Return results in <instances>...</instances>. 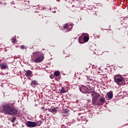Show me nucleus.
<instances>
[{
	"mask_svg": "<svg viewBox=\"0 0 128 128\" xmlns=\"http://www.w3.org/2000/svg\"><path fill=\"white\" fill-rule=\"evenodd\" d=\"M2 110L6 114L14 116L18 114V110L10 104H5L2 107Z\"/></svg>",
	"mask_w": 128,
	"mask_h": 128,
	"instance_id": "nucleus-1",
	"label": "nucleus"
},
{
	"mask_svg": "<svg viewBox=\"0 0 128 128\" xmlns=\"http://www.w3.org/2000/svg\"><path fill=\"white\" fill-rule=\"evenodd\" d=\"M44 60V54L40 52H35L32 53V55L31 56V60L32 62H42V60Z\"/></svg>",
	"mask_w": 128,
	"mask_h": 128,
	"instance_id": "nucleus-2",
	"label": "nucleus"
},
{
	"mask_svg": "<svg viewBox=\"0 0 128 128\" xmlns=\"http://www.w3.org/2000/svg\"><path fill=\"white\" fill-rule=\"evenodd\" d=\"M114 80L116 84H122L124 82V77L120 74H116L114 76Z\"/></svg>",
	"mask_w": 128,
	"mask_h": 128,
	"instance_id": "nucleus-3",
	"label": "nucleus"
},
{
	"mask_svg": "<svg viewBox=\"0 0 128 128\" xmlns=\"http://www.w3.org/2000/svg\"><path fill=\"white\" fill-rule=\"evenodd\" d=\"M91 96H93V98L92 99V102L93 104H96V100H98V98L100 96V94L96 92H92Z\"/></svg>",
	"mask_w": 128,
	"mask_h": 128,
	"instance_id": "nucleus-4",
	"label": "nucleus"
},
{
	"mask_svg": "<svg viewBox=\"0 0 128 128\" xmlns=\"http://www.w3.org/2000/svg\"><path fill=\"white\" fill-rule=\"evenodd\" d=\"M26 126H27L28 128H34L36 126V122H32V121H28L26 123Z\"/></svg>",
	"mask_w": 128,
	"mask_h": 128,
	"instance_id": "nucleus-5",
	"label": "nucleus"
},
{
	"mask_svg": "<svg viewBox=\"0 0 128 128\" xmlns=\"http://www.w3.org/2000/svg\"><path fill=\"white\" fill-rule=\"evenodd\" d=\"M106 100V98L104 97H101L99 100L98 101V106H102L104 104V101Z\"/></svg>",
	"mask_w": 128,
	"mask_h": 128,
	"instance_id": "nucleus-6",
	"label": "nucleus"
},
{
	"mask_svg": "<svg viewBox=\"0 0 128 128\" xmlns=\"http://www.w3.org/2000/svg\"><path fill=\"white\" fill-rule=\"evenodd\" d=\"M25 76H26V78H32V71L30 70H28L26 71Z\"/></svg>",
	"mask_w": 128,
	"mask_h": 128,
	"instance_id": "nucleus-7",
	"label": "nucleus"
},
{
	"mask_svg": "<svg viewBox=\"0 0 128 128\" xmlns=\"http://www.w3.org/2000/svg\"><path fill=\"white\" fill-rule=\"evenodd\" d=\"M96 80H93L92 78H87L86 82L88 84H94Z\"/></svg>",
	"mask_w": 128,
	"mask_h": 128,
	"instance_id": "nucleus-8",
	"label": "nucleus"
},
{
	"mask_svg": "<svg viewBox=\"0 0 128 128\" xmlns=\"http://www.w3.org/2000/svg\"><path fill=\"white\" fill-rule=\"evenodd\" d=\"M106 96L108 98V100H112V92H110L107 93Z\"/></svg>",
	"mask_w": 128,
	"mask_h": 128,
	"instance_id": "nucleus-9",
	"label": "nucleus"
},
{
	"mask_svg": "<svg viewBox=\"0 0 128 128\" xmlns=\"http://www.w3.org/2000/svg\"><path fill=\"white\" fill-rule=\"evenodd\" d=\"M49 112H52L54 114H56L57 110L56 108H50Z\"/></svg>",
	"mask_w": 128,
	"mask_h": 128,
	"instance_id": "nucleus-10",
	"label": "nucleus"
},
{
	"mask_svg": "<svg viewBox=\"0 0 128 128\" xmlns=\"http://www.w3.org/2000/svg\"><path fill=\"white\" fill-rule=\"evenodd\" d=\"M0 66L1 67V68L2 70H6V68H8V65H6V64H0Z\"/></svg>",
	"mask_w": 128,
	"mask_h": 128,
	"instance_id": "nucleus-11",
	"label": "nucleus"
},
{
	"mask_svg": "<svg viewBox=\"0 0 128 128\" xmlns=\"http://www.w3.org/2000/svg\"><path fill=\"white\" fill-rule=\"evenodd\" d=\"M88 36H84L83 38V41H84V42H86L88 41Z\"/></svg>",
	"mask_w": 128,
	"mask_h": 128,
	"instance_id": "nucleus-12",
	"label": "nucleus"
},
{
	"mask_svg": "<svg viewBox=\"0 0 128 128\" xmlns=\"http://www.w3.org/2000/svg\"><path fill=\"white\" fill-rule=\"evenodd\" d=\"M36 84H38V82H36V80L32 81L31 84L32 86H34Z\"/></svg>",
	"mask_w": 128,
	"mask_h": 128,
	"instance_id": "nucleus-13",
	"label": "nucleus"
},
{
	"mask_svg": "<svg viewBox=\"0 0 128 128\" xmlns=\"http://www.w3.org/2000/svg\"><path fill=\"white\" fill-rule=\"evenodd\" d=\"M64 28L68 30V32H70V30L68 28V24H65L64 26Z\"/></svg>",
	"mask_w": 128,
	"mask_h": 128,
	"instance_id": "nucleus-14",
	"label": "nucleus"
},
{
	"mask_svg": "<svg viewBox=\"0 0 128 128\" xmlns=\"http://www.w3.org/2000/svg\"><path fill=\"white\" fill-rule=\"evenodd\" d=\"M55 76H60V72L56 71L54 72Z\"/></svg>",
	"mask_w": 128,
	"mask_h": 128,
	"instance_id": "nucleus-15",
	"label": "nucleus"
},
{
	"mask_svg": "<svg viewBox=\"0 0 128 128\" xmlns=\"http://www.w3.org/2000/svg\"><path fill=\"white\" fill-rule=\"evenodd\" d=\"M60 92H61L62 94H64V93H66V90H64V88H61Z\"/></svg>",
	"mask_w": 128,
	"mask_h": 128,
	"instance_id": "nucleus-16",
	"label": "nucleus"
},
{
	"mask_svg": "<svg viewBox=\"0 0 128 128\" xmlns=\"http://www.w3.org/2000/svg\"><path fill=\"white\" fill-rule=\"evenodd\" d=\"M79 42L80 44H84V40H82L80 38H79Z\"/></svg>",
	"mask_w": 128,
	"mask_h": 128,
	"instance_id": "nucleus-17",
	"label": "nucleus"
},
{
	"mask_svg": "<svg viewBox=\"0 0 128 128\" xmlns=\"http://www.w3.org/2000/svg\"><path fill=\"white\" fill-rule=\"evenodd\" d=\"M12 42L14 44L15 42H16V39L13 38H12Z\"/></svg>",
	"mask_w": 128,
	"mask_h": 128,
	"instance_id": "nucleus-18",
	"label": "nucleus"
},
{
	"mask_svg": "<svg viewBox=\"0 0 128 128\" xmlns=\"http://www.w3.org/2000/svg\"><path fill=\"white\" fill-rule=\"evenodd\" d=\"M42 121L39 120L37 122V126H40V124H42Z\"/></svg>",
	"mask_w": 128,
	"mask_h": 128,
	"instance_id": "nucleus-19",
	"label": "nucleus"
},
{
	"mask_svg": "<svg viewBox=\"0 0 128 128\" xmlns=\"http://www.w3.org/2000/svg\"><path fill=\"white\" fill-rule=\"evenodd\" d=\"M16 120V117H14L12 120V122H14V120Z\"/></svg>",
	"mask_w": 128,
	"mask_h": 128,
	"instance_id": "nucleus-20",
	"label": "nucleus"
},
{
	"mask_svg": "<svg viewBox=\"0 0 128 128\" xmlns=\"http://www.w3.org/2000/svg\"><path fill=\"white\" fill-rule=\"evenodd\" d=\"M20 48H21L22 50H24V48H26V47H24V46H20Z\"/></svg>",
	"mask_w": 128,
	"mask_h": 128,
	"instance_id": "nucleus-21",
	"label": "nucleus"
},
{
	"mask_svg": "<svg viewBox=\"0 0 128 128\" xmlns=\"http://www.w3.org/2000/svg\"><path fill=\"white\" fill-rule=\"evenodd\" d=\"M64 114H68V110L66 109V110H64Z\"/></svg>",
	"mask_w": 128,
	"mask_h": 128,
	"instance_id": "nucleus-22",
	"label": "nucleus"
},
{
	"mask_svg": "<svg viewBox=\"0 0 128 128\" xmlns=\"http://www.w3.org/2000/svg\"><path fill=\"white\" fill-rule=\"evenodd\" d=\"M54 14H56V11H54L53 12Z\"/></svg>",
	"mask_w": 128,
	"mask_h": 128,
	"instance_id": "nucleus-23",
	"label": "nucleus"
},
{
	"mask_svg": "<svg viewBox=\"0 0 128 128\" xmlns=\"http://www.w3.org/2000/svg\"><path fill=\"white\" fill-rule=\"evenodd\" d=\"M63 116H66V115H63Z\"/></svg>",
	"mask_w": 128,
	"mask_h": 128,
	"instance_id": "nucleus-24",
	"label": "nucleus"
},
{
	"mask_svg": "<svg viewBox=\"0 0 128 128\" xmlns=\"http://www.w3.org/2000/svg\"><path fill=\"white\" fill-rule=\"evenodd\" d=\"M70 26H71V28H72V25H70Z\"/></svg>",
	"mask_w": 128,
	"mask_h": 128,
	"instance_id": "nucleus-25",
	"label": "nucleus"
},
{
	"mask_svg": "<svg viewBox=\"0 0 128 128\" xmlns=\"http://www.w3.org/2000/svg\"><path fill=\"white\" fill-rule=\"evenodd\" d=\"M50 78H52V76H50Z\"/></svg>",
	"mask_w": 128,
	"mask_h": 128,
	"instance_id": "nucleus-26",
	"label": "nucleus"
},
{
	"mask_svg": "<svg viewBox=\"0 0 128 128\" xmlns=\"http://www.w3.org/2000/svg\"><path fill=\"white\" fill-rule=\"evenodd\" d=\"M50 78H52V76H50Z\"/></svg>",
	"mask_w": 128,
	"mask_h": 128,
	"instance_id": "nucleus-27",
	"label": "nucleus"
},
{
	"mask_svg": "<svg viewBox=\"0 0 128 128\" xmlns=\"http://www.w3.org/2000/svg\"><path fill=\"white\" fill-rule=\"evenodd\" d=\"M127 10H128V6L127 7Z\"/></svg>",
	"mask_w": 128,
	"mask_h": 128,
	"instance_id": "nucleus-28",
	"label": "nucleus"
},
{
	"mask_svg": "<svg viewBox=\"0 0 128 128\" xmlns=\"http://www.w3.org/2000/svg\"><path fill=\"white\" fill-rule=\"evenodd\" d=\"M80 92H82V90H80Z\"/></svg>",
	"mask_w": 128,
	"mask_h": 128,
	"instance_id": "nucleus-29",
	"label": "nucleus"
},
{
	"mask_svg": "<svg viewBox=\"0 0 128 128\" xmlns=\"http://www.w3.org/2000/svg\"><path fill=\"white\" fill-rule=\"evenodd\" d=\"M80 20H82V18H80Z\"/></svg>",
	"mask_w": 128,
	"mask_h": 128,
	"instance_id": "nucleus-30",
	"label": "nucleus"
}]
</instances>
